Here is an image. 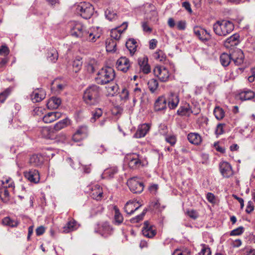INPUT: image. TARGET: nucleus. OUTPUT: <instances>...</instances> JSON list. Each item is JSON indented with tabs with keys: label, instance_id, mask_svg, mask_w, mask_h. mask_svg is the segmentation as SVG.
<instances>
[{
	"label": "nucleus",
	"instance_id": "14",
	"mask_svg": "<svg viewBox=\"0 0 255 255\" xmlns=\"http://www.w3.org/2000/svg\"><path fill=\"white\" fill-rule=\"evenodd\" d=\"M232 60L238 66L241 65L244 63L245 56L243 52L239 49L235 50L231 53Z\"/></svg>",
	"mask_w": 255,
	"mask_h": 255
},
{
	"label": "nucleus",
	"instance_id": "38",
	"mask_svg": "<svg viewBox=\"0 0 255 255\" xmlns=\"http://www.w3.org/2000/svg\"><path fill=\"white\" fill-rule=\"evenodd\" d=\"M6 186L0 189V197L3 202H7L9 201V192Z\"/></svg>",
	"mask_w": 255,
	"mask_h": 255
},
{
	"label": "nucleus",
	"instance_id": "33",
	"mask_svg": "<svg viewBox=\"0 0 255 255\" xmlns=\"http://www.w3.org/2000/svg\"><path fill=\"white\" fill-rule=\"evenodd\" d=\"M70 120L66 118L57 123L54 127V129L58 131L62 129L63 128L67 127L70 124Z\"/></svg>",
	"mask_w": 255,
	"mask_h": 255
},
{
	"label": "nucleus",
	"instance_id": "45",
	"mask_svg": "<svg viewBox=\"0 0 255 255\" xmlns=\"http://www.w3.org/2000/svg\"><path fill=\"white\" fill-rule=\"evenodd\" d=\"M153 57L154 59L161 62H163L166 59V56L161 50L155 52L153 54Z\"/></svg>",
	"mask_w": 255,
	"mask_h": 255
},
{
	"label": "nucleus",
	"instance_id": "41",
	"mask_svg": "<svg viewBox=\"0 0 255 255\" xmlns=\"http://www.w3.org/2000/svg\"><path fill=\"white\" fill-rule=\"evenodd\" d=\"M195 35L201 41L205 42L211 38L210 33H194Z\"/></svg>",
	"mask_w": 255,
	"mask_h": 255
},
{
	"label": "nucleus",
	"instance_id": "25",
	"mask_svg": "<svg viewBox=\"0 0 255 255\" xmlns=\"http://www.w3.org/2000/svg\"><path fill=\"white\" fill-rule=\"evenodd\" d=\"M188 141L192 144L198 145L201 144L202 138L201 136L196 132H190L187 135Z\"/></svg>",
	"mask_w": 255,
	"mask_h": 255
},
{
	"label": "nucleus",
	"instance_id": "2",
	"mask_svg": "<svg viewBox=\"0 0 255 255\" xmlns=\"http://www.w3.org/2000/svg\"><path fill=\"white\" fill-rule=\"evenodd\" d=\"M114 69L109 66L102 68L97 73L95 77L96 83L100 85L110 83L115 78Z\"/></svg>",
	"mask_w": 255,
	"mask_h": 255
},
{
	"label": "nucleus",
	"instance_id": "62",
	"mask_svg": "<svg viewBox=\"0 0 255 255\" xmlns=\"http://www.w3.org/2000/svg\"><path fill=\"white\" fill-rule=\"evenodd\" d=\"M128 95H129V93H128V90L127 89H126V88H124L122 90V92L121 94V97L122 99L126 100V99H128Z\"/></svg>",
	"mask_w": 255,
	"mask_h": 255
},
{
	"label": "nucleus",
	"instance_id": "47",
	"mask_svg": "<svg viewBox=\"0 0 255 255\" xmlns=\"http://www.w3.org/2000/svg\"><path fill=\"white\" fill-rule=\"evenodd\" d=\"M51 133L52 132L48 128L45 127L41 130V135L44 138H50L52 136Z\"/></svg>",
	"mask_w": 255,
	"mask_h": 255
},
{
	"label": "nucleus",
	"instance_id": "36",
	"mask_svg": "<svg viewBox=\"0 0 255 255\" xmlns=\"http://www.w3.org/2000/svg\"><path fill=\"white\" fill-rule=\"evenodd\" d=\"M232 60L231 53L228 54L227 53H223L220 56L221 63L223 66H227L229 65Z\"/></svg>",
	"mask_w": 255,
	"mask_h": 255
},
{
	"label": "nucleus",
	"instance_id": "58",
	"mask_svg": "<svg viewBox=\"0 0 255 255\" xmlns=\"http://www.w3.org/2000/svg\"><path fill=\"white\" fill-rule=\"evenodd\" d=\"M128 23L127 22H123L120 26L115 28V29L117 30V32H124L128 27Z\"/></svg>",
	"mask_w": 255,
	"mask_h": 255
},
{
	"label": "nucleus",
	"instance_id": "48",
	"mask_svg": "<svg viewBox=\"0 0 255 255\" xmlns=\"http://www.w3.org/2000/svg\"><path fill=\"white\" fill-rule=\"evenodd\" d=\"M82 62L79 59H76L73 62V71L77 73L81 68Z\"/></svg>",
	"mask_w": 255,
	"mask_h": 255
},
{
	"label": "nucleus",
	"instance_id": "11",
	"mask_svg": "<svg viewBox=\"0 0 255 255\" xmlns=\"http://www.w3.org/2000/svg\"><path fill=\"white\" fill-rule=\"evenodd\" d=\"M220 171L224 177L229 178L233 175V171L230 164L226 161H222L219 165Z\"/></svg>",
	"mask_w": 255,
	"mask_h": 255
},
{
	"label": "nucleus",
	"instance_id": "10",
	"mask_svg": "<svg viewBox=\"0 0 255 255\" xmlns=\"http://www.w3.org/2000/svg\"><path fill=\"white\" fill-rule=\"evenodd\" d=\"M91 189L90 196L97 201L101 200L103 197V191L102 188L98 184L94 185L89 188Z\"/></svg>",
	"mask_w": 255,
	"mask_h": 255
},
{
	"label": "nucleus",
	"instance_id": "37",
	"mask_svg": "<svg viewBox=\"0 0 255 255\" xmlns=\"http://www.w3.org/2000/svg\"><path fill=\"white\" fill-rule=\"evenodd\" d=\"M191 107L189 104L184 106L180 107L177 111V114L180 116H187L190 115Z\"/></svg>",
	"mask_w": 255,
	"mask_h": 255
},
{
	"label": "nucleus",
	"instance_id": "35",
	"mask_svg": "<svg viewBox=\"0 0 255 255\" xmlns=\"http://www.w3.org/2000/svg\"><path fill=\"white\" fill-rule=\"evenodd\" d=\"M2 224L4 226L13 228L17 227L18 225V222L16 220L11 219L9 217H6L2 219Z\"/></svg>",
	"mask_w": 255,
	"mask_h": 255
},
{
	"label": "nucleus",
	"instance_id": "46",
	"mask_svg": "<svg viewBox=\"0 0 255 255\" xmlns=\"http://www.w3.org/2000/svg\"><path fill=\"white\" fill-rule=\"evenodd\" d=\"M118 170L116 168H111L106 169L104 172V175L109 178H113L114 175L117 173Z\"/></svg>",
	"mask_w": 255,
	"mask_h": 255
},
{
	"label": "nucleus",
	"instance_id": "51",
	"mask_svg": "<svg viewBox=\"0 0 255 255\" xmlns=\"http://www.w3.org/2000/svg\"><path fill=\"white\" fill-rule=\"evenodd\" d=\"M244 228L243 227H239L233 230L230 233L231 236H239L242 234L244 232Z\"/></svg>",
	"mask_w": 255,
	"mask_h": 255
},
{
	"label": "nucleus",
	"instance_id": "40",
	"mask_svg": "<svg viewBox=\"0 0 255 255\" xmlns=\"http://www.w3.org/2000/svg\"><path fill=\"white\" fill-rule=\"evenodd\" d=\"M214 114L216 118L218 120L222 119L225 116L224 110L219 107H216L215 108L214 110Z\"/></svg>",
	"mask_w": 255,
	"mask_h": 255
},
{
	"label": "nucleus",
	"instance_id": "18",
	"mask_svg": "<svg viewBox=\"0 0 255 255\" xmlns=\"http://www.w3.org/2000/svg\"><path fill=\"white\" fill-rule=\"evenodd\" d=\"M84 34L86 35H84V36L86 37V39L92 42H95L96 38H99L100 36V35L98 34V33H97V34H94V33H72L71 35L75 37L82 38L84 36ZM85 40V38L82 39V40Z\"/></svg>",
	"mask_w": 255,
	"mask_h": 255
},
{
	"label": "nucleus",
	"instance_id": "63",
	"mask_svg": "<svg viewBox=\"0 0 255 255\" xmlns=\"http://www.w3.org/2000/svg\"><path fill=\"white\" fill-rule=\"evenodd\" d=\"M182 6L184 7L189 13H192V9L189 2L184 1L182 3Z\"/></svg>",
	"mask_w": 255,
	"mask_h": 255
},
{
	"label": "nucleus",
	"instance_id": "12",
	"mask_svg": "<svg viewBox=\"0 0 255 255\" xmlns=\"http://www.w3.org/2000/svg\"><path fill=\"white\" fill-rule=\"evenodd\" d=\"M142 234L144 236L152 238L156 234L155 227L151 225L148 221H145L142 230Z\"/></svg>",
	"mask_w": 255,
	"mask_h": 255
},
{
	"label": "nucleus",
	"instance_id": "23",
	"mask_svg": "<svg viewBox=\"0 0 255 255\" xmlns=\"http://www.w3.org/2000/svg\"><path fill=\"white\" fill-rule=\"evenodd\" d=\"M61 116V114L59 112H50L43 117V121L47 124L51 123L60 118Z\"/></svg>",
	"mask_w": 255,
	"mask_h": 255
},
{
	"label": "nucleus",
	"instance_id": "56",
	"mask_svg": "<svg viewBox=\"0 0 255 255\" xmlns=\"http://www.w3.org/2000/svg\"><path fill=\"white\" fill-rule=\"evenodd\" d=\"M52 89H56V90H58V91H61L64 89V85L62 84H57V81L55 80L52 83Z\"/></svg>",
	"mask_w": 255,
	"mask_h": 255
},
{
	"label": "nucleus",
	"instance_id": "42",
	"mask_svg": "<svg viewBox=\"0 0 255 255\" xmlns=\"http://www.w3.org/2000/svg\"><path fill=\"white\" fill-rule=\"evenodd\" d=\"M103 114V111L101 109H96L92 113V117L91 118L90 121L92 123H94L96 121L102 116Z\"/></svg>",
	"mask_w": 255,
	"mask_h": 255
},
{
	"label": "nucleus",
	"instance_id": "31",
	"mask_svg": "<svg viewBox=\"0 0 255 255\" xmlns=\"http://www.w3.org/2000/svg\"><path fill=\"white\" fill-rule=\"evenodd\" d=\"M113 209L115 211L114 224L116 225H120L124 221L123 215L120 213V210L117 206H114Z\"/></svg>",
	"mask_w": 255,
	"mask_h": 255
},
{
	"label": "nucleus",
	"instance_id": "20",
	"mask_svg": "<svg viewBox=\"0 0 255 255\" xmlns=\"http://www.w3.org/2000/svg\"><path fill=\"white\" fill-rule=\"evenodd\" d=\"M166 109V101L164 97H160L155 101L154 110L157 112H162Z\"/></svg>",
	"mask_w": 255,
	"mask_h": 255
},
{
	"label": "nucleus",
	"instance_id": "4",
	"mask_svg": "<svg viewBox=\"0 0 255 255\" xmlns=\"http://www.w3.org/2000/svg\"><path fill=\"white\" fill-rule=\"evenodd\" d=\"M76 12L85 19L90 18L94 12V7L89 2H82L76 6Z\"/></svg>",
	"mask_w": 255,
	"mask_h": 255
},
{
	"label": "nucleus",
	"instance_id": "49",
	"mask_svg": "<svg viewBox=\"0 0 255 255\" xmlns=\"http://www.w3.org/2000/svg\"><path fill=\"white\" fill-rule=\"evenodd\" d=\"M105 15L109 20H112L117 17V13L110 9H107L105 11Z\"/></svg>",
	"mask_w": 255,
	"mask_h": 255
},
{
	"label": "nucleus",
	"instance_id": "22",
	"mask_svg": "<svg viewBox=\"0 0 255 255\" xmlns=\"http://www.w3.org/2000/svg\"><path fill=\"white\" fill-rule=\"evenodd\" d=\"M255 93L250 90H247L246 91L241 92L237 96V98L241 100V101L250 100L255 97Z\"/></svg>",
	"mask_w": 255,
	"mask_h": 255
},
{
	"label": "nucleus",
	"instance_id": "16",
	"mask_svg": "<svg viewBox=\"0 0 255 255\" xmlns=\"http://www.w3.org/2000/svg\"><path fill=\"white\" fill-rule=\"evenodd\" d=\"M46 96V93L42 89H37L31 94V100L33 103H38L43 100Z\"/></svg>",
	"mask_w": 255,
	"mask_h": 255
},
{
	"label": "nucleus",
	"instance_id": "57",
	"mask_svg": "<svg viewBox=\"0 0 255 255\" xmlns=\"http://www.w3.org/2000/svg\"><path fill=\"white\" fill-rule=\"evenodd\" d=\"M165 140L170 144L171 145H174L176 142V137L174 135H170L166 137Z\"/></svg>",
	"mask_w": 255,
	"mask_h": 255
},
{
	"label": "nucleus",
	"instance_id": "44",
	"mask_svg": "<svg viewBox=\"0 0 255 255\" xmlns=\"http://www.w3.org/2000/svg\"><path fill=\"white\" fill-rule=\"evenodd\" d=\"M48 57L50 61L55 62L58 57L57 51L55 49H52L48 52Z\"/></svg>",
	"mask_w": 255,
	"mask_h": 255
},
{
	"label": "nucleus",
	"instance_id": "15",
	"mask_svg": "<svg viewBox=\"0 0 255 255\" xmlns=\"http://www.w3.org/2000/svg\"><path fill=\"white\" fill-rule=\"evenodd\" d=\"M80 224L74 219H69L68 222L63 228V233H68L77 230Z\"/></svg>",
	"mask_w": 255,
	"mask_h": 255
},
{
	"label": "nucleus",
	"instance_id": "24",
	"mask_svg": "<svg viewBox=\"0 0 255 255\" xmlns=\"http://www.w3.org/2000/svg\"><path fill=\"white\" fill-rule=\"evenodd\" d=\"M150 126L149 125L144 124L139 126L136 132L134 135L136 138H141L144 137L149 131Z\"/></svg>",
	"mask_w": 255,
	"mask_h": 255
},
{
	"label": "nucleus",
	"instance_id": "21",
	"mask_svg": "<svg viewBox=\"0 0 255 255\" xmlns=\"http://www.w3.org/2000/svg\"><path fill=\"white\" fill-rule=\"evenodd\" d=\"M138 202L133 201L128 202L124 207L125 211L128 214H132L140 207V205H138Z\"/></svg>",
	"mask_w": 255,
	"mask_h": 255
},
{
	"label": "nucleus",
	"instance_id": "26",
	"mask_svg": "<svg viewBox=\"0 0 255 255\" xmlns=\"http://www.w3.org/2000/svg\"><path fill=\"white\" fill-rule=\"evenodd\" d=\"M168 107L170 109H175L179 102V96L177 94L171 93L168 98Z\"/></svg>",
	"mask_w": 255,
	"mask_h": 255
},
{
	"label": "nucleus",
	"instance_id": "8",
	"mask_svg": "<svg viewBox=\"0 0 255 255\" xmlns=\"http://www.w3.org/2000/svg\"><path fill=\"white\" fill-rule=\"evenodd\" d=\"M89 134L88 127L86 126H81L77 129L72 136L73 140L79 142L86 138Z\"/></svg>",
	"mask_w": 255,
	"mask_h": 255
},
{
	"label": "nucleus",
	"instance_id": "13",
	"mask_svg": "<svg viewBox=\"0 0 255 255\" xmlns=\"http://www.w3.org/2000/svg\"><path fill=\"white\" fill-rule=\"evenodd\" d=\"M25 177L31 182L37 183L39 181L40 176L37 170L31 169L24 172Z\"/></svg>",
	"mask_w": 255,
	"mask_h": 255
},
{
	"label": "nucleus",
	"instance_id": "1",
	"mask_svg": "<svg viewBox=\"0 0 255 255\" xmlns=\"http://www.w3.org/2000/svg\"><path fill=\"white\" fill-rule=\"evenodd\" d=\"M100 87L96 85H92L88 87L84 91L83 100L87 105H96L100 101Z\"/></svg>",
	"mask_w": 255,
	"mask_h": 255
},
{
	"label": "nucleus",
	"instance_id": "32",
	"mask_svg": "<svg viewBox=\"0 0 255 255\" xmlns=\"http://www.w3.org/2000/svg\"><path fill=\"white\" fill-rule=\"evenodd\" d=\"M117 43L113 39H109L106 41V50L108 52L114 53L116 51Z\"/></svg>",
	"mask_w": 255,
	"mask_h": 255
},
{
	"label": "nucleus",
	"instance_id": "60",
	"mask_svg": "<svg viewBox=\"0 0 255 255\" xmlns=\"http://www.w3.org/2000/svg\"><path fill=\"white\" fill-rule=\"evenodd\" d=\"M177 27L179 30H183L185 28L186 23L185 21H179L177 23Z\"/></svg>",
	"mask_w": 255,
	"mask_h": 255
},
{
	"label": "nucleus",
	"instance_id": "34",
	"mask_svg": "<svg viewBox=\"0 0 255 255\" xmlns=\"http://www.w3.org/2000/svg\"><path fill=\"white\" fill-rule=\"evenodd\" d=\"M225 20L217 21L213 25L214 32H226Z\"/></svg>",
	"mask_w": 255,
	"mask_h": 255
},
{
	"label": "nucleus",
	"instance_id": "50",
	"mask_svg": "<svg viewBox=\"0 0 255 255\" xmlns=\"http://www.w3.org/2000/svg\"><path fill=\"white\" fill-rule=\"evenodd\" d=\"M146 211H147L146 209L143 210V211H142L141 214L136 216L134 218H132V219H131L130 220V222L132 223H138L140 221L142 220L143 219V217L144 216L145 213H146Z\"/></svg>",
	"mask_w": 255,
	"mask_h": 255
},
{
	"label": "nucleus",
	"instance_id": "29",
	"mask_svg": "<svg viewBox=\"0 0 255 255\" xmlns=\"http://www.w3.org/2000/svg\"><path fill=\"white\" fill-rule=\"evenodd\" d=\"M68 26L70 30L73 32H80L85 30L84 26L81 23L77 21H70L68 23Z\"/></svg>",
	"mask_w": 255,
	"mask_h": 255
},
{
	"label": "nucleus",
	"instance_id": "52",
	"mask_svg": "<svg viewBox=\"0 0 255 255\" xmlns=\"http://www.w3.org/2000/svg\"><path fill=\"white\" fill-rule=\"evenodd\" d=\"M186 214L190 218L194 220L196 219L199 216L198 212L194 210H188Z\"/></svg>",
	"mask_w": 255,
	"mask_h": 255
},
{
	"label": "nucleus",
	"instance_id": "61",
	"mask_svg": "<svg viewBox=\"0 0 255 255\" xmlns=\"http://www.w3.org/2000/svg\"><path fill=\"white\" fill-rule=\"evenodd\" d=\"M208 201L212 203L215 202V197L214 195L212 193H208L206 196Z\"/></svg>",
	"mask_w": 255,
	"mask_h": 255
},
{
	"label": "nucleus",
	"instance_id": "7",
	"mask_svg": "<svg viewBox=\"0 0 255 255\" xmlns=\"http://www.w3.org/2000/svg\"><path fill=\"white\" fill-rule=\"evenodd\" d=\"M127 184L130 190L133 193H140L144 189L143 183L135 177L129 179L127 182Z\"/></svg>",
	"mask_w": 255,
	"mask_h": 255
},
{
	"label": "nucleus",
	"instance_id": "27",
	"mask_svg": "<svg viewBox=\"0 0 255 255\" xmlns=\"http://www.w3.org/2000/svg\"><path fill=\"white\" fill-rule=\"evenodd\" d=\"M30 164L33 166H39L43 162V157L40 154H33L29 158Z\"/></svg>",
	"mask_w": 255,
	"mask_h": 255
},
{
	"label": "nucleus",
	"instance_id": "64",
	"mask_svg": "<svg viewBox=\"0 0 255 255\" xmlns=\"http://www.w3.org/2000/svg\"><path fill=\"white\" fill-rule=\"evenodd\" d=\"M45 228L43 226H40L36 229V234L37 236H40L45 232Z\"/></svg>",
	"mask_w": 255,
	"mask_h": 255
},
{
	"label": "nucleus",
	"instance_id": "30",
	"mask_svg": "<svg viewBox=\"0 0 255 255\" xmlns=\"http://www.w3.org/2000/svg\"><path fill=\"white\" fill-rule=\"evenodd\" d=\"M61 103L60 98L53 97L47 103V106L49 109H55L58 108Z\"/></svg>",
	"mask_w": 255,
	"mask_h": 255
},
{
	"label": "nucleus",
	"instance_id": "19",
	"mask_svg": "<svg viewBox=\"0 0 255 255\" xmlns=\"http://www.w3.org/2000/svg\"><path fill=\"white\" fill-rule=\"evenodd\" d=\"M138 64L140 67V70L144 74H148L150 72L151 69L149 65L148 64V58L145 56L138 59Z\"/></svg>",
	"mask_w": 255,
	"mask_h": 255
},
{
	"label": "nucleus",
	"instance_id": "39",
	"mask_svg": "<svg viewBox=\"0 0 255 255\" xmlns=\"http://www.w3.org/2000/svg\"><path fill=\"white\" fill-rule=\"evenodd\" d=\"M148 87L151 92L154 93L158 86V83L157 80L154 79H150L148 83Z\"/></svg>",
	"mask_w": 255,
	"mask_h": 255
},
{
	"label": "nucleus",
	"instance_id": "5",
	"mask_svg": "<svg viewBox=\"0 0 255 255\" xmlns=\"http://www.w3.org/2000/svg\"><path fill=\"white\" fill-rule=\"evenodd\" d=\"M94 231L95 233H99L102 237L107 238L113 234L114 229L109 222H105L98 224L95 228Z\"/></svg>",
	"mask_w": 255,
	"mask_h": 255
},
{
	"label": "nucleus",
	"instance_id": "6",
	"mask_svg": "<svg viewBox=\"0 0 255 255\" xmlns=\"http://www.w3.org/2000/svg\"><path fill=\"white\" fill-rule=\"evenodd\" d=\"M154 75L157 77L160 82H166L169 78L170 74L169 70L163 66H157L154 70Z\"/></svg>",
	"mask_w": 255,
	"mask_h": 255
},
{
	"label": "nucleus",
	"instance_id": "59",
	"mask_svg": "<svg viewBox=\"0 0 255 255\" xmlns=\"http://www.w3.org/2000/svg\"><path fill=\"white\" fill-rule=\"evenodd\" d=\"M254 210V205L252 201H250L248 202L246 211L247 213H251Z\"/></svg>",
	"mask_w": 255,
	"mask_h": 255
},
{
	"label": "nucleus",
	"instance_id": "55",
	"mask_svg": "<svg viewBox=\"0 0 255 255\" xmlns=\"http://www.w3.org/2000/svg\"><path fill=\"white\" fill-rule=\"evenodd\" d=\"M199 255H211V252L210 249L206 247L205 245H203L201 251L199 253Z\"/></svg>",
	"mask_w": 255,
	"mask_h": 255
},
{
	"label": "nucleus",
	"instance_id": "17",
	"mask_svg": "<svg viewBox=\"0 0 255 255\" xmlns=\"http://www.w3.org/2000/svg\"><path fill=\"white\" fill-rule=\"evenodd\" d=\"M240 42V36L238 33H235L227 38L224 42V46L227 48L237 45Z\"/></svg>",
	"mask_w": 255,
	"mask_h": 255
},
{
	"label": "nucleus",
	"instance_id": "53",
	"mask_svg": "<svg viewBox=\"0 0 255 255\" xmlns=\"http://www.w3.org/2000/svg\"><path fill=\"white\" fill-rule=\"evenodd\" d=\"M9 53L8 48L5 45H2L0 47V55L4 56L8 55Z\"/></svg>",
	"mask_w": 255,
	"mask_h": 255
},
{
	"label": "nucleus",
	"instance_id": "43",
	"mask_svg": "<svg viewBox=\"0 0 255 255\" xmlns=\"http://www.w3.org/2000/svg\"><path fill=\"white\" fill-rule=\"evenodd\" d=\"M12 91V88L9 87L0 93V102L3 103Z\"/></svg>",
	"mask_w": 255,
	"mask_h": 255
},
{
	"label": "nucleus",
	"instance_id": "28",
	"mask_svg": "<svg viewBox=\"0 0 255 255\" xmlns=\"http://www.w3.org/2000/svg\"><path fill=\"white\" fill-rule=\"evenodd\" d=\"M126 45L129 51L130 54L132 56L136 51L137 47V43L136 40L133 38L128 39L126 42Z\"/></svg>",
	"mask_w": 255,
	"mask_h": 255
},
{
	"label": "nucleus",
	"instance_id": "3",
	"mask_svg": "<svg viewBox=\"0 0 255 255\" xmlns=\"http://www.w3.org/2000/svg\"><path fill=\"white\" fill-rule=\"evenodd\" d=\"M125 162L128 164L129 167L132 169H136L144 166L147 164L142 156L138 154L132 153L126 155Z\"/></svg>",
	"mask_w": 255,
	"mask_h": 255
},
{
	"label": "nucleus",
	"instance_id": "54",
	"mask_svg": "<svg viewBox=\"0 0 255 255\" xmlns=\"http://www.w3.org/2000/svg\"><path fill=\"white\" fill-rule=\"evenodd\" d=\"M226 32H232L234 29V24L230 21L225 20Z\"/></svg>",
	"mask_w": 255,
	"mask_h": 255
},
{
	"label": "nucleus",
	"instance_id": "9",
	"mask_svg": "<svg viewBox=\"0 0 255 255\" xmlns=\"http://www.w3.org/2000/svg\"><path fill=\"white\" fill-rule=\"evenodd\" d=\"M131 63L126 57H121L116 62L117 69L124 73L127 72L130 67Z\"/></svg>",
	"mask_w": 255,
	"mask_h": 255
}]
</instances>
